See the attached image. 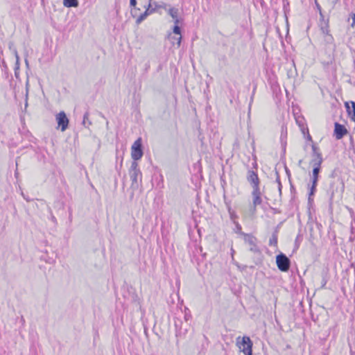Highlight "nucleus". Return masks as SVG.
I'll use <instances>...</instances> for the list:
<instances>
[{
  "mask_svg": "<svg viewBox=\"0 0 355 355\" xmlns=\"http://www.w3.org/2000/svg\"><path fill=\"white\" fill-rule=\"evenodd\" d=\"M320 172V170H318L316 168H313L312 175L311 178V185L310 187L309 193V202H311V201H313L312 196H313L315 194V192L316 191V187H317L319 177H320V175H319Z\"/></svg>",
  "mask_w": 355,
  "mask_h": 355,
  "instance_id": "3",
  "label": "nucleus"
},
{
  "mask_svg": "<svg viewBox=\"0 0 355 355\" xmlns=\"http://www.w3.org/2000/svg\"><path fill=\"white\" fill-rule=\"evenodd\" d=\"M130 6H135L137 4V1L136 0H130Z\"/></svg>",
  "mask_w": 355,
  "mask_h": 355,
  "instance_id": "35",
  "label": "nucleus"
},
{
  "mask_svg": "<svg viewBox=\"0 0 355 355\" xmlns=\"http://www.w3.org/2000/svg\"><path fill=\"white\" fill-rule=\"evenodd\" d=\"M247 180L251 184L252 187L259 186L260 184L257 173L252 170H249L248 172Z\"/></svg>",
  "mask_w": 355,
  "mask_h": 355,
  "instance_id": "9",
  "label": "nucleus"
},
{
  "mask_svg": "<svg viewBox=\"0 0 355 355\" xmlns=\"http://www.w3.org/2000/svg\"><path fill=\"white\" fill-rule=\"evenodd\" d=\"M49 210H50V212H51V220L53 222V223H56L57 222V220L55 218V217L52 214V212H51V209L49 208Z\"/></svg>",
  "mask_w": 355,
  "mask_h": 355,
  "instance_id": "31",
  "label": "nucleus"
},
{
  "mask_svg": "<svg viewBox=\"0 0 355 355\" xmlns=\"http://www.w3.org/2000/svg\"><path fill=\"white\" fill-rule=\"evenodd\" d=\"M150 1H151L149 0L148 7L145 12L141 14L136 19L137 24H139L140 23H141L149 15L153 13L155 11V8H151Z\"/></svg>",
  "mask_w": 355,
  "mask_h": 355,
  "instance_id": "11",
  "label": "nucleus"
},
{
  "mask_svg": "<svg viewBox=\"0 0 355 355\" xmlns=\"http://www.w3.org/2000/svg\"><path fill=\"white\" fill-rule=\"evenodd\" d=\"M347 133V128L338 122L334 124V136L336 139H342Z\"/></svg>",
  "mask_w": 355,
  "mask_h": 355,
  "instance_id": "8",
  "label": "nucleus"
},
{
  "mask_svg": "<svg viewBox=\"0 0 355 355\" xmlns=\"http://www.w3.org/2000/svg\"><path fill=\"white\" fill-rule=\"evenodd\" d=\"M142 150V140L139 137L132 144L131 147V157L133 159L132 162H137L143 156Z\"/></svg>",
  "mask_w": 355,
  "mask_h": 355,
  "instance_id": "2",
  "label": "nucleus"
},
{
  "mask_svg": "<svg viewBox=\"0 0 355 355\" xmlns=\"http://www.w3.org/2000/svg\"><path fill=\"white\" fill-rule=\"evenodd\" d=\"M288 5V2H286V3H284V7L285 8L286 6Z\"/></svg>",
  "mask_w": 355,
  "mask_h": 355,
  "instance_id": "43",
  "label": "nucleus"
},
{
  "mask_svg": "<svg viewBox=\"0 0 355 355\" xmlns=\"http://www.w3.org/2000/svg\"><path fill=\"white\" fill-rule=\"evenodd\" d=\"M129 174L132 182L131 187L132 188H138L139 178L141 179V173L137 162H132Z\"/></svg>",
  "mask_w": 355,
  "mask_h": 355,
  "instance_id": "1",
  "label": "nucleus"
},
{
  "mask_svg": "<svg viewBox=\"0 0 355 355\" xmlns=\"http://www.w3.org/2000/svg\"><path fill=\"white\" fill-rule=\"evenodd\" d=\"M15 55H16V65H17L16 69H18L19 68V66H18L19 65V56H18L17 52H15Z\"/></svg>",
  "mask_w": 355,
  "mask_h": 355,
  "instance_id": "33",
  "label": "nucleus"
},
{
  "mask_svg": "<svg viewBox=\"0 0 355 355\" xmlns=\"http://www.w3.org/2000/svg\"><path fill=\"white\" fill-rule=\"evenodd\" d=\"M354 275H355V268H354Z\"/></svg>",
  "mask_w": 355,
  "mask_h": 355,
  "instance_id": "46",
  "label": "nucleus"
},
{
  "mask_svg": "<svg viewBox=\"0 0 355 355\" xmlns=\"http://www.w3.org/2000/svg\"><path fill=\"white\" fill-rule=\"evenodd\" d=\"M276 182H277V184H279V182H281L280 178H279V176L278 173H277Z\"/></svg>",
  "mask_w": 355,
  "mask_h": 355,
  "instance_id": "37",
  "label": "nucleus"
},
{
  "mask_svg": "<svg viewBox=\"0 0 355 355\" xmlns=\"http://www.w3.org/2000/svg\"><path fill=\"white\" fill-rule=\"evenodd\" d=\"M64 6L68 8L77 7L78 6V0H63Z\"/></svg>",
  "mask_w": 355,
  "mask_h": 355,
  "instance_id": "19",
  "label": "nucleus"
},
{
  "mask_svg": "<svg viewBox=\"0 0 355 355\" xmlns=\"http://www.w3.org/2000/svg\"><path fill=\"white\" fill-rule=\"evenodd\" d=\"M302 159H300V160L299 161L298 165H299V166H300V165H301V164H302Z\"/></svg>",
  "mask_w": 355,
  "mask_h": 355,
  "instance_id": "41",
  "label": "nucleus"
},
{
  "mask_svg": "<svg viewBox=\"0 0 355 355\" xmlns=\"http://www.w3.org/2000/svg\"><path fill=\"white\" fill-rule=\"evenodd\" d=\"M351 17H352V23L351 26L352 27H354V26H355V13H352Z\"/></svg>",
  "mask_w": 355,
  "mask_h": 355,
  "instance_id": "28",
  "label": "nucleus"
},
{
  "mask_svg": "<svg viewBox=\"0 0 355 355\" xmlns=\"http://www.w3.org/2000/svg\"><path fill=\"white\" fill-rule=\"evenodd\" d=\"M315 6H316L318 10L319 11V14L320 15V12H322L321 6H320V4L318 2H315Z\"/></svg>",
  "mask_w": 355,
  "mask_h": 355,
  "instance_id": "32",
  "label": "nucleus"
},
{
  "mask_svg": "<svg viewBox=\"0 0 355 355\" xmlns=\"http://www.w3.org/2000/svg\"><path fill=\"white\" fill-rule=\"evenodd\" d=\"M168 39L170 40L171 42L174 45L177 44L178 47L180 46L181 42H182V36L180 35L179 37L176 36H171V33L168 34Z\"/></svg>",
  "mask_w": 355,
  "mask_h": 355,
  "instance_id": "15",
  "label": "nucleus"
},
{
  "mask_svg": "<svg viewBox=\"0 0 355 355\" xmlns=\"http://www.w3.org/2000/svg\"><path fill=\"white\" fill-rule=\"evenodd\" d=\"M262 203L261 196H252V207L250 209L251 212L254 214L257 210V206Z\"/></svg>",
  "mask_w": 355,
  "mask_h": 355,
  "instance_id": "14",
  "label": "nucleus"
},
{
  "mask_svg": "<svg viewBox=\"0 0 355 355\" xmlns=\"http://www.w3.org/2000/svg\"><path fill=\"white\" fill-rule=\"evenodd\" d=\"M168 14L173 18V20L179 17V10L176 8H170L167 10Z\"/></svg>",
  "mask_w": 355,
  "mask_h": 355,
  "instance_id": "17",
  "label": "nucleus"
},
{
  "mask_svg": "<svg viewBox=\"0 0 355 355\" xmlns=\"http://www.w3.org/2000/svg\"><path fill=\"white\" fill-rule=\"evenodd\" d=\"M241 225L239 223H235V232L238 234H240L244 237V234H247L241 231Z\"/></svg>",
  "mask_w": 355,
  "mask_h": 355,
  "instance_id": "24",
  "label": "nucleus"
},
{
  "mask_svg": "<svg viewBox=\"0 0 355 355\" xmlns=\"http://www.w3.org/2000/svg\"><path fill=\"white\" fill-rule=\"evenodd\" d=\"M286 138H287V127L285 125H282V128H281V136H280V139H281V142H282V145L284 144H286Z\"/></svg>",
  "mask_w": 355,
  "mask_h": 355,
  "instance_id": "16",
  "label": "nucleus"
},
{
  "mask_svg": "<svg viewBox=\"0 0 355 355\" xmlns=\"http://www.w3.org/2000/svg\"><path fill=\"white\" fill-rule=\"evenodd\" d=\"M319 157H322V154H321V155H320V156H318V155H315L314 157H313V158H312L311 161H313V162H316V161H318V160H319V159H319Z\"/></svg>",
  "mask_w": 355,
  "mask_h": 355,
  "instance_id": "27",
  "label": "nucleus"
},
{
  "mask_svg": "<svg viewBox=\"0 0 355 355\" xmlns=\"http://www.w3.org/2000/svg\"><path fill=\"white\" fill-rule=\"evenodd\" d=\"M353 230H354L353 228H352V230H351V231H352V234H353ZM349 241H350V242H354V240H355V236L351 235V236H349Z\"/></svg>",
  "mask_w": 355,
  "mask_h": 355,
  "instance_id": "30",
  "label": "nucleus"
},
{
  "mask_svg": "<svg viewBox=\"0 0 355 355\" xmlns=\"http://www.w3.org/2000/svg\"><path fill=\"white\" fill-rule=\"evenodd\" d=\"M277 266H290L291 261L284 254L280 253L276 257Z\"/></svg>",
  "mask_w": 355,
  "mask_h": 355,
  "instance_id": "12",
  "label": "nucleus"
},
{
  "mask_svg": "<svg viewBox=\"0 0 355 355\" xmlns=\"http://www.w3.org/2000/svg\"><path fill=\"white\" fill-rule=\"evenodd\" d=\"M56 121L58 126L60 127L62 132L67 130L69 125V119L64 111L60 112L56 115Z\"/></svg>",
  "mask_w": 355,
  "mask_h": 355,
  "instance_id": "7",
  "label": "nucleus"
},
{
  "mask_svg": "<svg viewBox=\"0 0 355 355\" xmlns=\"http://www.w3.org/2000/svg\"><path fill=\"white\" fill-rule=\"evenodd\" d=\"M237 345L245 355H252V342L249 337L243 336L241 342H237Z\"/></svg>",
  "mask_w": 355,
  "mask_h": 355,
  "instance_id": "5",
  "label": "nucleus"
},
{
  "mask_svg": "<svg viewBox=\"0 0 355 355\" xmlns=\"http://www.w3.org/2000/svg\"><path fill=\"white\" fill-rule=\"evenodd\" d=\"M327 280L326 277L324 276H323L322 279V286H321L322 288L324 287L325 284H327Z\"/></svg>",
  "mask_w": 355,
  "mask_h": 355,
  "instance_id": "29",
  "label": "nucleus"
},
{
  "mask_svg": "<svg viewBox=\"0 0 355 355\" xmlns=\"http://www.w3.org/2000/svg\"><path fill=\"white\" fill-rule=\"evenodd\" d=\"M252 196H261V192L260 190L259 185L252 187Z\"/></svg>",
  "mask_w": 355,
  "mask_h": 355,
  "instance_id": "23",
  "label": "nucleus"
},
{
  "mask_svg": "<svg viewBox=\"0 0 355 355\" xmlns=\"http://www.w3.org/2000/svg\"><path fill=\"white\" fill-rule=\"evenodd\" d=\"M173 32L175 35H181V29L178 25H175L173 28Z\"/></svg>",
  "mask_w": 355,
  "mask_h": 355,
  "instance_id": "25",
  "label": "nucleus"
},
{
  "mask_svg": "<svg viewBox=\"0 0 355 355\" xmlns=\"http://www.w3.org/2000/svg\"><path fill=\"white\" fill-rule=\"evenodd\" d=\"M245 242L250 245V250L257 254L258 256H261V253L257 245V239L252 234H244L243 238Z\"/></svg>",
  "mask_w": 355,
  "mask_h": 355,
  "instance_id": "6",
  "label": "nucleus"
},
{
  "mask_svg": "<svg viewBox=\"0 0 355 355\" xmlns=\"http://www.w3.org/2000/svg\"><path fill=\"white\" fill-rule=\"evenodd\" d=\"M288 5V2H286V3H284V7L285 8L286 6Z\"/></svg>",
  "mask_w": 355,
  "mask_h": 355,
  "instance_id": "44",
  "label": "nucleus"
},
{
  "mask_svg": "<svg viewBox=\"0 0 355 355\" xmlns=\"http://www.w3.org/2000/svg\"><path fill=\"white\" fill-rule=\"evenodd\" d=\"M345 105L346 107L348 116L352 121L355 122V102H345Z\"/></svg>",
  "mask_w": 355,
  "mask_h": 355,
  "instance_id": "10",
  "label": "nucleus"
},
{
  "mask_svg": "<svg viewBox=\"0 0 355 355\" xmlns=\"http://www.w3.org/2000/svg\"><path fill=\"white\" fill-rule=\"evenodd\" d=\"M282 183L279 182V184H278V190H279V193L280 196L282 195Z\"/></svg>",
  "mask_w": 355,
  "mask_h": 355,
  "instance_id": "34",
  "label": "nucleus"
},
{
  "mask_svg": "<svg viewBox=\"0 0 355 355\" xmlns=\"http://www.w3.org/2000/svg\"><path fill=\"white\" fill-rule=\"evenodd\" d=\"M311 148H312V157H314L316 155L320 156V155L322 154L320 150L319 147L317 146L314 143L312 144Z\"/></svg>",
  "mask_w": 355,
  "mask_h": 355,
  "instance_id": "22",
  "label": "nucleus"
},
{
  "mask_svg": "<svg viewBox=\"0 0 355 355\" xmlns=\"http://www.w3.org/2000/svg\"><path fill=\"white\" fill-rule=\"evenodd\" d=\"M189 317H190L189 315L188 316V315H185V319L187 320L189 319Z\"/></svg>",
  "mask_w": 355,
  "mask_h": 355,
  "instance_id": "45",
  "label": "nucleus"
},
{
  "mask_svg": "<svg viewBox=\"0 0 355 355\" xmlns=\"http://www.w3.org/2000/svg\"><path fill=\"white\" fill-rule=\"evenodd\" d=\"M182 321L178 320V321H175V329H176V336H184L187 332V328H184L183 329L182 327Z\"/></svg>",
  "mask_w": 355,
  "mask_h": 355,
  "instance_id": "13",
  "label": "nucleus"
},
{
  "mask_svg": "<svg viewBox=\"0 0 355 355\" xmlns=\"http://www.w3.org/2000/svg\"><path fill=\"white\" fill-rule=\"evenodd\" d=\"M182 21H183V19L181 17H178L177 19H173V22H174L175 25L179 26V24H182Z\"/></svg>",
  "mask_w": 355,
  "mask_h": 355,
  "instance_id": "26",
  "label": "nucleus"
},
{
  "mask_svg": "<svg viewBox=\"0 0 355 355\" xmlns=\"http://www.w3.org/2000/svg\"><path fill=\"white\" fill-rule=\"evenodd\" d=\"M307 139L310 140V141H311V139H312L311 136L309 134H308Z\"/></svg>",
  "mask_w": 355,
  "mask_h": 355,
  "instance_id": "38",
  "label": "nucleus"
},
{
  "mask_svg": "<svg viewBox=\"0 0 355 355\" xmlns=\"http://www.w3.org/2000/svg\"><path fill=\"white\" fill-rule=\"evenodd\" d=\"M288 5V2H286V3H284V7L285 8L286 6Z\"/></svg>",
  "mask_w": 355,
  "mask_h": 355,
  "instance_id": "42",
  "label": "nucleus"
},
{
  "mask_svg": "<svg viewBox=\"0 0 355 355\" xmlns=\"http://www.w3.org/2000/svg\"><path fill=\"white\" fill-rule=\"evenodd\" d=\"M319 159H320L316 162L311 161V164L313 166V168H316L321 171V165L323 162V158L319 157Z\"/></svg>",
  "mask_w": 355,
  "mask_h": 355,
  "instance_id": "21",
  "label": "nucleus"
},
{
  "mask_svg": "<svg viewBox=\"0 0 355 355\" xmlns=\"http://www.w3.org/2000/svg\"><path fill=\"white\" fill-rule=\"evenodd\" d=\"M281 271L287 272L290 268H278Z\"/></svg>",
  "mask_w": 355,
  "mask_h": 355,
  "instance_id": "36",
  "label": "nucleus"
},
{
  "mask_svg": "<svg viewBox=\"0 0 355 355\" xmlns=\"http://www.w3.org/2000/svg\"><path fill=\"white\" fill-rule=\"evenodd\" d=\"M339 0H333V3L336 4Z\"/></svg>",
  "mask_w": 355,
  "mask_h": 355,
  "instance_id": "40",
  "label": "nucleus"
},
{
  "mask_svg": "<svg viewBox=\"0 0 355 355\" xmlns=\"http://www.w3.org/2000/svg\"><path fill=\"white\" fill-rule=\"evenodd\" d=\"M278 231L276 230L272 234L269 240V245L276 246L277 245Z\"/></svg>",
  "mask_w": 355,
  "mask_h": 355,
  "instance_id": "18",
  "label": "nucleus"
},
{
  "mask_svg": "<svg viewBox=\"0 0 355 355\" xmlns=\"http://www.w3.org/2000/svg\"><path fill=\"white\" fill-rule=\"evenodd\" d=\"M89 113L87 111L83 115V125L85 128H88L89 125H92V122L89 120Z\"/></svg>",
  "mask_w": 355,
  "mask_h": 355,
  "instance_id": "20",
  "label": "nucleus"
},
{
  "mask_svg": "<svg viewBox=\"0 0 355 355\" xmlns=\"http://www.w3.org/2000/svg\"><path fill=\"white\" fill-rule=\"evenodd\" d=\"M333 197H334V191H332V192L331 193V195H330V199H331V200H332Z\"/></svg>",
  "mask_w": 355,
  "mask_h": 355,
  "instance_id": "39",
  "label": "nucleus"
},
{
  "mask_svg": "<svg viewBox=\"0 0 355 355\" xmlns=\"http://www.w3.org/2000/svg\"><path fill=\"white\" fill-rule=\"evenodd\" d=\"M329 18L325 19L322 12H320V26L323 34L326 35V41L331 42L333 40V37L329 34Z\"/></svg>",
  "mask_w": 355,
  "mask_h": 355,
  "instance_id": "4",
  "label": "nucleus"
}]
</instances>
